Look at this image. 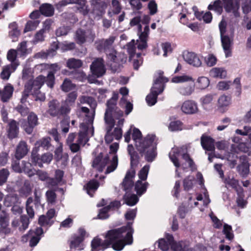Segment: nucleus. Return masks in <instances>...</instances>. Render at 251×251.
<instances>
[{
	"mask_svg": "<svg viewBox=\"0 0 251 251\" xmlns=\"http://www.w3.org/2000/svg\"><path fill=\"white\" fill-rule=\"evenodd\" d=\"M14 88L10 84H7L1 91V100L6 102L12 97Z\"/></svg>",
	"mask_w": 251,
	"mask_h": 251,
	"instance_id": "29",
	"label": "nucleus"
},
{
	"mask_svg": "<svg viewBox=\"0 0 251 251\" xmlns=\"http://www.w3.org/2000/svg\"><path fill=\"white\" fill-rule=\"evenodd\" d=\"M182 111L187 114H193L198 111L197 103L192 100L185 101L181 107Z\"/></svg>",
	"mask_w": 251,
	"mask_h": 251,
	"instance_id": "19",
	"label": "nucleus"
},
{
	"mask_svg": "<svg viewBox=\"0 0 251 251\" xmlns=\"http://www.w3.org/2000/svg\"><path fill=\"white\" fill-rule=\"evenodd\" d=\"M9 176V172L7 169H2L0 170V186L4 184Z\"/></svg>",
	"mask_w": 251,
	"mask_h": 251,
	"instance_id": "56",
	"label": "nucleus"
},
{
	"mask_svg": "<svg viewBox=\"0 0 251 251\" xmlns=\"http://www.w3.org/2000/svg\"><path fill=\"white\" fill-rule=\"evenodd\" d=\"M19 124L14 120H11L8 123V136L13 139L16 137L19 132Z\"/></svg>",
	"mask_w": 251,
	"mask_h": 251,
	"instance_id": "26",
	"label": "nucleus"
},
{
	"mask_svg": "<svg viewBox=\"0 0 251 251\" xmlns=\"http://www.w3.org/2000/svg\"><path fill=\"white\" fill-rule=\"evenodd\" d=\"M81 111L86 114L85 118V123L80 124V127L85 131H87L89 128H92V131H94L93 124L95 117V110L91 113H89V109L86 107H81Z\"/></svg>",
	"mask_w": 251,
	"mask_h": 251,
	"instance_id": "14",
	"label": "nucleus"
},
{
	"mask_svg": "<svg viewBox=\"0 0 251 251\" xmlns=\"http://www.w3.org/2000/svg\"><path fill=\"white\" fill-rule=\"evenodd\" d=\"M210 74L213 77L224 78L226 75V72L223 68H214L210 71Z\"/></svg>",
	"mask_w": 251,
	"mask_h": 251,
	"instance_id": "39",
	"label": "nucleus"
},
{
	"mask_svg": "<svg viewBox=\"0 0 251 251\" xmlns=\"http://www.w3.org/2000/svg\"><path fill=\"white\" fill-rule=\"evenodd\" d=\"M115 40V37L110 36L108 39H101L95 43L96 49L100 52H107L113 49V44Z\"/></svg>",
	"mask_w": 251,
	"mask_h": 251,
	"instance_id": "12",
	"label": "nucleus"
},
{
	"mask_svg": "<svg viewBox=\"0 0 251 251\" xmlns=\"http://www.w3.org/2000/svg\"><path fill=\"white\" fill-rule=\"evenodd\" d=\"M223 232L226 235V237L229 240L233 238L234 235L232 232V227L227 224H225L224 226Z\"/></svg>",
	"mask_w": 251,
	"mask_h": 251,
	"instance_id": "60",
	"label": "nucleus"
},
{
	"mask_svg": "<svg viewBox=\"0 0 251 251\" xmlns=\"http://www.w3.org/2000/svg\"><path fill=\"white\" fill-rule=\"evenodd\" d=\"M17 54L18 52L14 49H10L7 53V59L11 62L9 65H16V68L19 65V61L17 59Z\"/></svg>",
	"mask_w": 251,
	"mask_h": 251,
	"instance_id": "34",
	"label": "nucleus"
},
{
	"mask_svg": "<svg viewBox=\"0 0 251 251\" xmlns=\"http://www.w3.org/2000/svg\"><path fill=\"white\" fill-rule=\"evenodd\" d=\"M64 173L63 171L57 169L55 171L54 177L50 178L48 182L49 187H55L58 185H62L65 183L63 179Z\"/></svg>",
	"mask_w": 251,
	"mask_h": 251,
	"instance_id": "17",
	"label": "nucleus"
},
{
	"mask_svg": "<svg viewBox=\"0 0 251 251\" xmlns=\"http://www.w3.org/2000/svg\"><path fill=\"white\" fill-rule=\"evenodd\" d=\"M225 183L235 189L237 193L238 192H241V191L243 190V188L239 184V181L233 178L226 179L225 180Z\"/></svg>",
	"mask_w": 251,
	"mask_h": 251,
	"instance_id": "41",
	"label": "nucleus"
},
{
	"mask_svg": "<svg viewBox=\"0 0 251 251\" xmlns=\"http://www.w3.org/2000/svg\"><path fill=\"white\" fill-rule=\"evenodd\" d=\"M132 137L135 142L137 150L140 153L145 155L146 161L152 162L157 155L155 136L148 135L142 139L141 132L138 129L134 128Z\"/></svg>",
	"mask_w": 251,
	"mask_h": 251,
	"instance_id": "3",
	"label": "nucleus"
},
{
	"mask_svg": "<svg viewBox=\"0 0 251 251\" xmlns=\"http://www.w3.org/2000/svg\"><path fill=\"white\" fill-rule=\"evenodd\" d=\"M17 52H19L20 56H25L28 53V50L27 49V42L26 41H23L21 42L18 47L17 50H16Z\"/></svg>",
	"mask_w": 251,
	"mask_h": 251,
	"instance_id": "50",
	"label": "nucleus"
},
{
	"mask_svg": "<svg viewBox=\"0 0 251 251\" xmlns=\"http://www.w3.org/2000/svg\"><path fill=\"white\" fill-rule=\"evenodd\" d=\"M38 125V118L37 115L31 113L28 116L27 122L24 120L22 122V126L28 134L32 133L34 127Z\"/></svg>",
	"mask_w": 251,
	"mask_h": 251,
	"instance_id": "15",
	"label": "nucleus"
},
{
	"mask_svg": "<svg viewBox=\"0 0 251 251\" xmlns=\"http://www.w3.org/2000/svg\"><path fill=\"white\" fill-rule=\"evenodd\" d=\"M184 60L195 67H200L201 64V62L199 56L194 52H187L183 55Z\"/></svg>",
	"mask_w": 251,
	"mask_h": 251,
	"instance_id": "20",
	"label": "nucleus"
},
{
	"mask_svg": "<svg viewBox=\"0 0 251 251\" xmlns=\"http://www.w3.org/2000/svg\"><path fill=\"white\" fill-rule=\"evenodd\" d=\"M47 201L50 204H54L56 195L54 192L51 190L47 191L46 193Z\"/></svg>",
	"mask_w": 251,
	"mask_h": 251,
	"instance_id": "62",
	"label": "nucleus"
},
{
	"mask_svg": "<svg viewBox=\"0 0 251 251\" xmlns=\"http://www.w3.org/2000/svg\"><path fill=\"white\" fill-rule=\"evenodd\" d=\"M9 221L6 217L0 218V235H6L11 233V229L8 227Z\"/></svg>",
	"mask_w": 251,
	"mask_h": 251,
	"instance_id": "27",
	"label": "nucleus"
},
{
	"mask_svg": "<svg viewBox=\"0 0 251 251\" xmlns=\"http://www.w3.org/2000/svg\"><path fill=\"white\" fill-rule=\"evenodd\" d=\"M172 81L175 83H182L190 81L194 82L193 78L191 76L187 75H182L181 76H175L172 78Z\"/></svg>",
	"mask_w": 251,
	"mask_h": 251,
	"instance_id": "47",
	"label": "nucleus"
},
{
	"mask_svg": "<svg viewBox=\"0 0 251 251\" xmlns=\"http://www.w3.org/2000/svg\"><path fill=\"white\" fill-rule=\"evenodd\" d=\"M49 110L48 112L52 116H57L59 113L58 103L56 100H52L49 103Z\"/></svg>",
	"mask_w": 251,
	"mask_h": 251,
	"instance_id": "42",
	"label": "nucleus"
},
{
	"mask_svg": "<svg viewBox=\"0 0 251 251\" xmlns=\"http://www.w3.org/2000/svg\"><path fill=\"white\" fill-rule=\"evenodd\" d=\"M50 146V138L48 137H44L36 142L31 153H38L40 148L48 150Z\"/></svg>",
	"mask_w": 251,
	"mask_h": 251,
	"instance_id": "21",
	"label": "nucleus"
},
{
	"mask_svg": "<svg viewBox=\"0 0 251 251\" xmlns=\"http://www.w3.org/2000/svg\"><path fill=\"white\" fill-rule=\"evenodd\" d=\"M112 12L114 14H119L122 10L120 0H112L111 1Z\"/></svg>",
	"mask_w": 251,
	"mask_h": 251,
	"instance_id": "49",
	"label": "nucleus"
},
{
	"mask_svg": "<svg viewBox=\"0 0 251 251\" xmlns=\"http://www.w3.org/2000/svg\"><path fill=\"white\" fill-rule=\"evenodd\" d=\"M77 5L76 8L79 13L83 15L88 14L89 10L87 6L86 5L85 0H80L79 2L77 3Z\"/></svg>",
	"mask_w": 251,
	"mask_h": 251,
	"instance_id": "52",
	"label": "nucleus"
},
{
	"mask_svg": "<svg viewBox=\"0 0 251 251\" xmlns=\"http://www.w3.org/2000/svg\"><path fill=\"white\" fill-rule=\"evenodd\" d=\"M53 159V155L50 152H47L40 156L38 153H31V160L34 165L43 167V163L49 164Z\"/></svg>",
	"mask_w": 251,
	"mask_h": 251,
	"instance_id": "11",
	"label": "nucleus"
},
{
	"mask_svg": "<svg viewBox=\"0 0 251 251\" xmlns=\"http://www.w3.org/2000/svg\"><path fill=\"white\" fill-rule=\"evenodd\" d=\"M80 101L81 103H88L90 106V107L94 109L97 106V102L95 100L91 97L83 96L81 99Z\"/></svg>",
	"mask_w": 251,
	"mask_h": 251,
	"instance_id": "54",
	"label": "nucleus"
},
{
	"mask_svg": "<svg viewBox=\"0 0 251 251\" xmlns=\"http://www.w3.org/2000/svg\"><path fill=\"white\" fill-rule=\"evenodd\" d=\"M208 9L210 10H214L219 15H220L223 11V7L221 0H217L211 3L208 6Z\"/></svg>",
	"mask_w": 251,
	"mask_h": 251,
	"instance_id": "44",
	"label": "nucleus"
},
{
	"mask_svg": "<svg viewBox=\"0 0 251 251\" xmlns=\"http://www.w3.org/2000/svg\"><path fill=\"white\" fill-rule=\"evenodd\" d=\"M39 22L38 20L29 21L25 26L24 32H27L34 30L38 25Z\"/></svg>",
	"mask_w": 251,
	"mask_h": 251,
	"instance_id": "53",
	"label": "nucleus"
},
{
	"mask_svg": "<svg viewBox=\"0 0 251 251\" xmlns=\"http://www.w3.org/2000/svg\"><path fill=\"white\" fill-rule=\"evenodd\" d=\"M95 37V35L92 31L79 28L75 32V39L77 44L81 45L86 42H92Z\"/></svg>",
	"mask_w": 251,
	"mask_h": 251,
	"instance_id": "10",
	"label": "nucleus"
},
{
	"mask_svg": "<svg viewBox=\"0 0 251 251\" xmlns=\"http://www.w3.org/2000/svg\"><path fill=\"white\" fill-rule=\"evenodd\" d=\"M205 62L208 66H214L217 61V57L212 54H209L204 59Z\"/></svg>",
	"mask_w": 251,
	"mask_h": 251,
	"instance_id": "58",
	"label": "nucleus"
},
{
	"mask_svg": "<svg viewBox=\"0 0 251 251\" xmlns=\"http://www.w3.org/2000/svg\"><path fill=\"white\" fill-rule=\"evenodd\" d=\"M129 54V60L132 61L134 69L138 70L143 62L140 53H135V49L133 46L129 45L127 50Z\"/></svg>",
	"mask_w": 251,
	"mask_h": 251,
	"instance_id": "16",
	"label": "nucleus"
},
{
	"mask_svg": "<svg viewBox=\"0 0 251 251\" xmlns=\"http://www.w3.org/2000/svg\"><path fill=\"white\" fill-rule=\"evenodd\" d=\"M40 11L42 14L46 16H51L53 14L54 8L51 4L45 3L40 6Z\"/></svg>",
	"mask_w": 251,
	"mask_h": 251,
	"instance_id": "40",
	"label": "nucleus"
},
{
	"mask_svg": "<svg viewBox=\"0 0 251 251\" xmlns=\"http://www.w3.org/2000/svg\"><path fill=\"white\" fill-rule=\"evenodd\" d=\"M67 67L70 69H76L81 67L82 62L81 60L75 58L69 59L67 62Z\"/></svg>",
	"mask_w": 251,
	"mask_h": 251,
	"instance_id": "45",
	"label": "nucleus"
},
{
	"mask_svg": "<svg viewBox=\"0 0 251 251\" xmlns=\"http://www.w3.org/2000/svg\"><path fill=\"white\" fill-rule=\"evenodd\" d=\"M241 191V192H238L237 193L238 197L237 198L236 202L239 207L244 208L247 204V201L244 200V190H242Z\"/></svg>",
	"mask_w": 251,
	"mask_h": 251,
	"instance_id": "55",
	"label": "nucleus"
},
{
	"mask_svg": "<svg viewBox=\"0 0 251 251\" xmlns=\"http://www.w3.org/2000/svg\"><path fill=\"white\" fill-rule=\"evenodd\" d=\"M163 72L161 71L157 72L151 92L146 97V101L150 106H152L156 103L158 95L163 91L164 84L168 81V79L163 76Z\"/></svg>",
	"mask_w": 251,
	"mask_h": 251,
	"instance_id": "5",
	"label": "nucleus"
},
{
	"mask_svg": "<svg viewBox=\"0 0 251 251\" xmlns=\"http://www.w3.org/2000/svg\"><path fill=\"white\" fill-rule=\"evenodd\" d=\"M55 159L56 161H60L62 158H64V163L68 162L69 156L67 153L63 154V147L60 144L59 146L57 147L54 151Z\"/></svg>",
	"mask_w": 251,
	"mask_h": 251,
	"instance_id": "37",
	"label": "nucleus"
},
{
	"mask_svg": "<svg viewBox=\"0 0 251 251\" xmlns=\"http://www.w3.org/2000/svg\"><path fill=\"white\" fill-rule=\"evenodd\" d=\"M138 35L139 36L140 40H148L149 32H150V28L148 25H146L144 29V31H142V26L141 25H139L138 26Z\"/></svg>",
	"mask_w": 251,
	"mask_h": 251,
	"instance_id": "43",
	"label": "nucleus"
},
{
	"mask_svg": "<svg viewBox=\"0 0 251 251\" xmlns=\"http://www.w3.org/2000/svg\"><path fill=\"white\" fill-rule=\"evenodd\" d=\"M28 150L26 142L21 141L17 146L15 157L18 160L21 159L27 153Z\"/></svg>",
	"mask_w": 251,
	"mask_h": 251,
	"instance_id": "24",
	"label": "nucleus"
},
{
	"mask_svg": "<svg viewBox=\"0 0 251 251\" xmlns=\"http://www.w3.org/2000/svg\"><path fill=\"white\" fill-rule=\"evenodd\" d=\"M148 8L151 15H154L157 12V4L154 0H151L148 4Z\"/></svg>",
	"mask_w": 251,
	"mask_h": 251,
	"instance_id": "64",
	"label": "nucleus"
},
{
	"mask_svg": "<svg viewBox=\"0 0 251 251\" xmlns=\"http://www.w3.org/2000/svg\"><path fill=\"white\" fill-rule=\"evenodd\" d=\"M44 29H41L39 31H38L35 35L33 40L32 43L34 44H36L39 42H42L44 40Z\"/></svg>",
	"mask_w": 251,
	"mask_h": 251,
	"instance_id": "61",
	"label": "nucleus"
},
{
	"mask_svg": "<svg viewBox=\"0 0 251 251\" xmlns=\"http://www.w3.org/2000/svg\"><path fill=\"white\" fill-rule=\"evenodd\" d=\"M149 186V183L147 181L138 180L135 184V190L139 196L142 195L145 193Z\"/></svg>",
	"mask_w": 251,
	"mask_h": 251,
	"instance_id": "35",
	"label": "nucleus"
},
{
	"mask_svg": "<svg viewBox=\"0 0 251 251\" xmlns=\"http://www.w3.org/2000/svg\"><path fill=\"white\" fill-rule=\"evenodd\" d=\"M132 224V223H128L126 226L107 231L104 240L98 237L94 238L91 242L92 251H103L109 247L120 251L126 245L132 244L134 232Z\"/></svg>",
	"mask_w": 251,
	"mask_h": 251,
	"instance_id": "1",
	"label": "nucleus"
},
{
	"mask_svg": "<svg viewBox=\"0 0 251 251\" xmlns=\"http://www.w3.org/2000/svg\"><path fill=\"white\" fill-rule=\"evenodd\" d=\"M82 140V136L79 135L77 140V143H72L70 145H69L70 150L73 152H76L78 151L80 149V144H81Z\"/></svg>",
	"mask_w": 251,
	"mask_h": 251,
	"instance_id": "59",
	"label": "nucleus"
},
{
	"mask_svg": "<svg viewBox=\"0 0 251 251\" xmlns=\"http://www.w3.org/2000/svg\"><path fill=\"white\" fill-rule=\"evenodd\" d=\"M230 97L226 95L221 96L218 101V105L220 110L224 112L225 109L230 104Z\"/></svg>",
	"mask_w": 251,
	"mask_h": 251,
	"instance_id": "32",
	"label": "nucleus"
},
{
	"mask_svg": "<svg viewBox=\"0 0 251 251\" xmlns=\"http://www.w3.org/2000/svg\"><path fill=\"white\" fill-rule=\"evenodd\" d=\"M22 172H24L29 177L33 176L36 173V170L33 168L32 164L25 161H22Z\"/></svg>",
	"mask_w": 251,
	"mask_h": 251,
	"instance_id": "33",
	"label": "nucleus"
},
{
	"mask_svg": "<svg viewBox=\"0 0 251 251\" xmlns=\"http://www.w3.org/2000/svg\"><path fill=\"white\" fill-rule=\"evenodd\" d=\"M224 7L228 12H232L235 17H239L238 10L239 8V0H223Z\"/></svg>",
	"mask_w": 251,
	"mask_h": 251,
	"instance_id": "18",
	"label": "nucleus"
},
{
	"mask_svg": "<svg viewBox=\"0 0 251 251\" xmlns=\"http://www.w3.org/2000/svg\"><path fill=\"white\" fill-rule=\"evenodd\" d=\"M187 152V148L185 146L174 147L172 149L171 151L169 153V158L174 165L176 168H179L180 167V163L178 157L181 155L183 159L188 163L191 170L194 171L197 169L196 166Z\"/></svg>",
	"mask_w": 251,
	"mask_h": 251,
	"instance_id": "6",
	"label": "nucleus"
},
{
	"mask_svg": "<svg viewBox=\"0 0 251 251\" xmlns=\"http://www.w3.org/2000/svg\"><path fill=\"white\" fill-rule=\"evenodd\" d=\"M119 149V144L114 143L110 146L109 154H107L104 158H102L101 153L96 157L93 162V167L96 171L101 172L105 166H107L105 174H109L113 172L118 166V156L116 154Z\"/></svg>",
	"mask_w": 251,
	"mask_h": 251,
	"instance_id": "4",
	"label": "nucleus"
},
{
	"mask_svg": "<svg viewBox=\"0 0 251 251\" xmlns=\"http://www.w3.org/2000/svg\"><path fill=\"white\" fill-rule=\"evenodd\" d=\"M16 69V65H7L3 66L0 74V78L3 80H8L11 73L14 72Z\"/></svg>",
	"mask_w": 251,
	"mask_h": 251,
	"instance_id": "28",
	"label": "nucleus"
},
{
	"mask_svg": "<svg viewBox=\"0 0 251 251\" xmlns=\"http://www.w3.org/2000/svg\"><path fill=\"white\" fill-rule=\"evenodd\" d=\"M10 31L9 36L12 39L13 42L17 41L20 35V32L18 29L17 24L15 22L11 23L9 25Z\"/></svg>",
	"mask_w": 251,
	"mask_h": 251,
	"instance_id": "31",
	"label": "nucleus"
},
{
	"mask_svg": "<svg viewBox=\"0 0 251 251\" xmlns=\"http://www.w3.org/2000/svg\"><path fill=\"white\" fill-rule=\"evenodd\" d=\"M124 190L126 192L124 196V200L125 202L128 205L132 206L137 203L138 201V198L135 194H130L129 192L131 190L133 186V182L132 181V185L129 188L126 189L123 183Z\"/></svg>",
	"mask_w": 251,
	"mask_h": 251,
	"instance_id": "23",
	"label": "nucleus"
},
{
	"mask_svg": "<svg viewBox=\"0 0 251 251\" xmlns=\"http://www.w3.org/2000/svg\"><path fill=\"white\" fill-rule=\"evenodd\" d=\"M99 186V183L97 181L91 180L86 183L84 186V188L86 190L87 194L91 197H93Z\"/></svg>",
	"mask_w": 251,
	"mask_h": 251,
	"instance_id": "30",
	"label": "nucleus"
},
{
	"mask_svg": "<svg viewBox=\"0 0 251 251\" xmlns=\"http://www.w3.org/2000/svg\"><path fill=\"white\" fill-rule=\"evenodd\" d=\"M209 84L208 78L205 76L199 77L197 80V86L201 89H204L207 87Z\"/></svg>",
	"mask_w": 251,
	"mask_h": 251,
	"instance_id": "48",
	"label": "nucleus"
},
{
	"mask_svg": "<svg viewBox=\"0 0 251 251\" xmlns=\"http://www.w3.org/2000/svg\"><path fill=\"white\" fill-rule=\"evenodd\" d=\"M61 87L62 91L68 92L74 89L75 85L69 79L66 78L64 80Z\"/></svg>",
	"mask_w": 251,
	"mask_h": 251,
	"instance_id": "51",
	"label": "nucleus"
},
{
	"mask_svg": "<svg viewBox=\"0 0 251 251\" xmlns=\"http://www.w3.org/2000/svg\"><path fill=\"white\" fill-rule=\"evenodd\" d=\"M36 67L38 68H41V69L42 68L49 69L48 74H51L52 75H54L60 70V67L57 64H52L50 65L41 64L37 65Z\"/></svg>",
	"mask_w": 251,
	"mask_h": 251,
	"instance_id": "36",
	"label": "nucleus"
},
{
	"mask_svg": "<svg viewBox=\"0 0 251 251\" xmlns=\"http://www.w3.org/2000/svg\"><path fill=\"white\" fill-rule=\"evenodd\" d=\"M169 128L172 131L181 130L182 123L179 121L172 122L170 124Z\"/></svg>",
	"mask_w": 251,
	"mask_h": 251,
	"instance_id": "63",
	"label": "nucleus"
},
{
	"mask_svg": "<svg viewBox=\"0 0 251 251\" xmlns=\"http://www.w3.org/2000/svg\"><path fill=\"white\" fill-rule=\"evenodd\" d=\"M118 98V92L114 91L112 97L106 102L107 108L104 114L106 133L104 139L107 144L111 143L114 139L118 140L122 137L124 119L121 118L123 112L117 106Z\"/></svg>",
	"mask_w": 251,
	"mask_h": 251,
	"instance_id": "2",
	"label": "nucleus"
},
{
	"mask_svg": "<svg viewBox=\"0 0 251 251\" xmlns=\"http://www.w3.org/2000/svg\"><path fill=\"white\" fill-rule=\"evenodd\" d=\"M150 168V166L149 165H146L141 169L138 173V176L140 179L139 180L146 181Z\"/></svg>",
	"mask_w": 251,
	"mask_h": 251,
	"instance_id": "46",
	"label": "nucleus"
},
{
	"mask_svg": "<svg viewBox=\"0 0 251 251\" xmlns=\"http://www.w3.org/2000/svg\"><path fill=\"white\" fill-rule=\"evenodd\" d=\"M86 235V231L84 228L78 229L77 233L74 234L70 241V247L71 249H77L81 251L84 248L82 243Z\"/></svg>",
	"mask_w": 251,
	"mask_h": 251,
	"instance_id": "9",
	"label": "nucleus"
},
{
	"mask_svg": "<svg viewBox=\"0 0 251 251\" xmlns=\"http://www.w3.org/2000/svg\"><path fill=\"white\" fill-rule=\"evenodd\" d=\"M129 153L130 155V170L127 172L125 177L123 181V184L126 189L129 188L132 185V179L135 176V168L139 163V156L136 152H131V151L128 150Z\"/></svg>",
	"mask_w": 251,
	"mask_h": 251,
	"instance_id": "8",
	"label": "nucleus"
},
{
	"mask_svg": "<svg viewBox=\"0 0 251 251\" xmlns=\"http://www.w3.org/2000/svg\"><path fill=\"white\" fill-rule=\"evenodd\" d=\"M90 69L94 76L97 77L102 76L105 73L103 60L102 58L95 59L92 62Z\"/></svg>",
	"mask_w": 251,
	"mask_h": 251,
	"instance_id": "13",
	"label": "nucleus"
},
{
	"mask_svg": "<svg viewBox=\"0 0 251 251\" xmlns=\"http://www.w3.org/2000/svg\"><path fill=\"white\" fill-rule=\"evenodd\" d=\"M201 145L205 150L213 151L215 150L214 140L210 136L202 135L201 137Z\"/></svg>",
	"mask_w": 251,
	"mask_h": 251,
	"instance_id": "25",
	"label": "nucleus"
},
{
	"mask_svg": "<svg viewBox=\"0 0 251 251\" xmlns=\"http://www.w3.org/2000/svg\"><path fill=\"white\" fill-rule=\"evenodd\" d=\"M195 16L199 20L202 19L206 23H210L212 20V15L210 12H206L204 13L203 12H196Z\"/></svg>",
	"mask_w": 251,
	"mask_h": 251,
	"instance_id": "38",
	"label": "nucleus"
},
{
	"mask_svg": "<svg viewBox=\"0 0 251 251\" xmlns=\"http://www.w3.org/2000/svg\"><path fill=\"white\" fill-rule=\"evenodd\" d=\"M221 40L222 46L224 50L225 55L226 57H228L232 55V40L230 39L228 36L222 35Z\"/></svg>",
	"mask_w": 251,
	"mask_h": 251,
	"instance_id": "22",
	"label": "nucleus"
},
{
	"mask_svg": "<svg viewBox=\"0 0 251 251\" xmlns=\"http://www.w3.org/2000/svg\"><path fill=\"white\" fill-rule=\"evenodd\" d=\"M119 92L123 96L120 100V104L121 106H123L126 100H127V96L128 94L129 91L126 87H123L120 89Z\"/></svg>",
	"mask_w": 251,
	"mask_h": 251,
	"instance_id": "57",
	"label": "nucleus"
},
{
	"mask_svg": "<svg viewBox=\"0 0 251 251\" xmlns=\"http://www.w3.org/2000/svg\"><path fill=\"white\" fill-rule=\"evenodd\" d=\"M45 82V76L43 75H39L35 79H29L25 84L21 102H25L30 94H36V91H39Z\"/></svg>",
	"mask_w": 251,
	"mask_h": 251,
	"instance_id": "7",
	"label": "nucleus"
}]
</instances>
